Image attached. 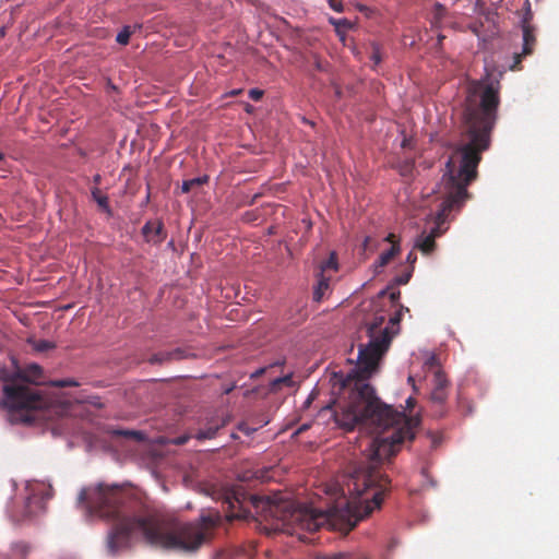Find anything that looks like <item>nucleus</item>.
<instances>
[{
  "label": "nucleus",
  "mask_w": 559,
  "mask_h": 559,
  "mask_svg": "<svg viewBox=\"0 0 559 559\" xmlns=\"http://www.w3.org/2000/svg\"><path fill=\"white\" fill-rule=\"evenodd\" d=\"M384 316H376L366 324L367 344H359L357 364L346 376L334 373L333 391L343 395L334 411L335 423L345 430L356 426L371 427L376 437L369 441V455L350 475L347 484L348 498L336 501L332 518L340 520L346 531H352L359 521L379 509L391 490V479L379 465L390 460L405 440L415 438L417 418H408L382 403L367 380L378 371L379 361L392 341L389 326L383 328Z\"/></svg>",
  "instance_id": "1"
},
{
  "label": "nucleus",
  "mask_w": 559,
  "mask_h": 559,
  "mask_svg": "<svg viewBox=\"0 0 559 559\" xmlns=\"http://www.w3.org/2000/svg\"><path fill=\"white\" fill-rule=\"evenodd\" d=\"M79 500L91 513L115 521L107 542L111 555L127 547L132 536H142L147 544L165 550L193 554L212 540L221 522L217 511L202 513L193 521H182L174 514L164 513L128 515L121 508L124 492L118 486L100 484L85 488Z\"/></svg>",
  "instance_id": "2"
},
{
  "label": "nucleus",
  "mask_w": 559,
  "mask_h": 559,
  "mask_svg": "<svg viewBox=\"0 0 559 559\" xmlns=\"http://www.w3.org/2000/svg\"><path fill=\"white\" fill-rule=\"evenodd\" d=\"M471 91L479 94L480 99L476 103L468 97L463 111V122L469 141L457 147L445 164L442 177L444 197L436 215V226L428 235H420L414 246V249L424 254H430L435 250L436 238L443 233L441 225L445 223L450 212L460 209L469 198L467 187L477 178L481 153L490 145V133L500 104L499 83L473 82Z\"/></svg>",
  "instance_id": "3"
},
{
  "label": "nucleus",
  "mask_w": 559,
  "mask_h": 559,
  "mask_svg": "<svg viewBox=\"0 0 559 559\" xmlns=\"http://www.w3.org/2000/svg\"><path fill=\"white\" fill-rule=\"evenodd\" d=\"M13 364L15 370L11 373L3 372L1 376L7 383L3 386L2 404L12 416H19L20 420L31 423L35 419L31 413L45 408L48 402L39 391L29 389L21 382L35 385L45 384L44 370L35 362L24 368H20L16 360H13Z\"/></svg>",
  "instance_id": "4"
},
{
  "label": "nucleus",
  "mask_w": 559,
  "mask_h": 559,
  "mask_svg": "<svg viewBox=\"0 0 559 559\" xmlns=\"http://www.w3.org/2000/svg\"><path fill=\"white\" fill-rule=\"evenodd\" d=\"M225 502L231 510L229 519H249L258 515L267 521L270 518L280 519L284 523L288 520V515L278 513L286 509L276 503L270 497L251 495L246 492L241 487H236L226 492Z\"/></svg>",
  "instance_id": "5"
},
{
  "label": "nucleus",
  "mask_w": 559,
  "mask_h": 559,
  "mask_svg": "<svg viewBox=\"0 0 559 559\" xmlns=\"http://www.w3.org/2000/svg\"><path fill=\"white\" fill-rule=\"evenodd\" d=\"M525 13L522 17V32H523V48L521 53L514 55V63L511 66L512 70L519 69V64L523 57L533 52L536 45L535 27L532 25L533 12L531 10L530 0L524 2Z\"/></svg>",
  "instance_id": "6"
},
{
  "label": "nucleus",
  "mask_w": 559,
  "mask_h": 559,
  "mask_svg": "<svg viewBox=\"0 0 559 559\" xmlns=\"http://www.w3.org/2000/svg\"><path fill=\"white\" fill-rule=\"evenodd\" d=\"M29 495L26 498L25 518H33L45 512L46 503L52 497V488L44 484L29 486Z\"/></svg>",
  "instance_id": "7"
},
{
  "label": "nucleus",
  "mask_w": 559,
  "mask_h": 559,
  "mask_svg": "<svg viewBox=\"0 0 559 559\" xmlns=\"http://www.w3.org/2000/svg\"><path fill=\"white\" fill-rule=\"evenodd\" d=\"M145 240L152 245H160L166 238L164 224L160 221H148L142 227Z\"/></svg>",
  "instance_id": "8"
},
{
  "label": "nucleus",
  "mask_w": 559,
  "mask_h": 559,
  "mask_svg": "<svg viewBox=\"0 0 559 559\" xmlns=\"http://www.w3.org/2000/svg\"><path fill=\"white\" fill-rule=\"evenodd\" d=\"M289 516L292 518V521L299 523L300 528L308 532L319 530L322 524L320 516L309 512L293 511Z\"/></svg>",
  "instance_id": "9"
},
{
  "label": "nucleus",
  "mask_w": 559,
  "mask_h": 559,
  "mask_svg": "<svg viewBox=\"0 0 559 559\" xmlns=\"http://www.w3.org/2000/svg\"><path fill=\"white\" fill-rule=\"evenodd\" d=\"M227 424V420L224 418L214 417L211 418L204 428L198 430L194 435V438L198 440H206L213 439L216 437L217 431L223 428Z\"/></svg>",
  "instance_id": "10"
},
{
  "label": "nucleus",
  "mask_w": 559,
  "mask_h": 559,
  "mask_svg": "<svg viewBox=\"0 0 559 559\" xmlns=\"http://www.w3.org/2000/svg\"><path fill=\"white\" fill-rule=\"evenodd\" d=\"M385 240L391 243V248L379 255L378 265L381 267L385 266L401 250L400 241L394 234H389Z\"/></svg>",
  "instance_id": "11"
},
{
  "label": "nucleus",
  "mask_w": 559,
  "mask_h": 559,
  "mask_svg": "<svg viewBox=\"0 0 559 559\" xmlns=\"http://www.w3.org/2000/svg\"><path fill=\"white\" fill-rule=\"evenodd\" d=\"M296 385L293 372H289L283 377L275 378L270 382L269 391L271 393H277L283 388L293 389Z\"/></svg>",
  "instance_id": "12"
},
{
  "label": "nucleus",
  "mask_w": 559,
  "mask_h": 559,
  "mask_svg": "<svg viewBox=\"0 0 559 559\" xmlns=\"http://www.w3.org/2000/svg\"><path fill=\"white\" fill-rule=\"evenodd\" d=\"M182 358V352L180 349H175L171 352H163L153 355L150 358L151 364H162L164 361L173 360V359H181Z\"/></svg>",
  "instance_id": "13"
},
{
  "label": "nucleus",
  "mask_w": 559,
  "mask_h": 559,
  "mask_svg": "<svg viewBox=\"0 0 559 559\" xmlns=\"http://www.w3.org/2000/svg\"><path fill=\"white\" fill-rule=\"evenodd\" d=\"M330 277L324 274L318 273V285L313 292V299L320 301L324 293L329 289Z\"/></svg>",
  "instance_id": "14"
},
{
  "label": "nucleus",
  "mask_w": 559,
  "mask_h": 559,
  "mask_svg": "<svg viewBox=\"0 0 559 559\" xmlns=\"http://www.w3.org/2000/svg\"><path fill=\"white\" fill-rule=\"evenodd\" d=\"M91 192H92V198L97 203V205L103 211H105L106 213L110 214L111 210H110V206H109L108 197L106 194L102 193V191L99 190L98 187H94Z\"/></svg>",
  "instance_id": "15"
},
{
  "label": "nucleus",
  "mask_w": 559,
  "mask_h": 559,
  "mask_svg": "<svg viewBox=\"0 0 559 559\" xmlns=\"http://www.w3.org/2000/svg\"><path fill=\"white\" fill-rule=\"evenodd\" d=\"M338 270L337 254L332 251L329 258L320 264L319 273L324 274L328 272H336Z\"/></svg>",
  "instance_id": "16"
},
{
  "label": "nucleus",
  "mask_w": 559,
  "mask_h": 559,
  "mask_svg": "<svg viewBox=\"0 0 559 559\" xmlns=\"http://www.w3.org/2000/svg\"><path fill=\"white\" fill-rule=\"evenodd\" d=\"M329 22L335 27L336 33L342 37L347 29L353 27L352 22L347 19L331 17Z\"/></svg>",
  "instance_id": "17"
},
{
  "label": "nucleus",
  "mask_w": 559,
  "mask_h": 559,
  "mask_svg": "<svg viewBox=\"0 0 559 559\" xmlns=\"http://www.w3.org/2000/svg\"><path fill=\"white\" fill-rule=\"evenodd\" d=\"M136 28H141V25H134L133 27L131 26H124L117 35L116 37V41L120 45H128L129 44V40H130V37L131 35L133 34L134 29Z\"/></svg>",
  "instance_id": "18"
},
{
  "label": "nucleus",
  "mask_w": 559,
  "mask_h": 559,
  "mask_svg": "<svg viewBox=\"0 0 559 559\" xmlns=\"http://www.w3.org/2000/svg\"><path fill=\"white\" fill-rule=\"evenodd\" d=\"M111 436L124 437V438L133 439L136 441H142L144 439L143 433L141 431H136V430L115 429L111 431Z\"/></svg>",
  "instance_id": "19"
},
{
  "label": "nucleus",
  "mask_w": 559,
  "mask_h": 559,
  "mask_svg": "<svg viewBox=\"0 0 559 559\" xmlns=\"http://www.w3.org/2000/svg\"><path fill=\"white\" fill-rule=\"evenodd\" d=\"M448 385L449 381L444 372L440 368H437L433 372V389L447 390Z\"/></svg>",
  "instance_id": "20"
},
{
  "label": "nucleus",
  "mask_w": 559,
  "mask_h": 559,
  "mask_svg": "<svg viewBox=\"0 0 559 559\" xmlns=\"http://www.w3.org/2000/svg\"><path fill=\"white\" fill-rule=\"evenodd\" d=\"M207 181V177L204 176V177H198V178H193V179H190V180H185L182 182V186H181V191L183 193H188L190 192L194 187H199V186H202L203 183H205Z\"/></svg>",
  "instance_id": "21"
},
{
  "label": "nucleus",
  "mask_w": 559,
  "mask_h": 559,
  "mask_svg": "<svg viewBox=\"0 0 559 559\" xmlns=\"http://www.w3.org/2000/svg\"><path fill=\"white\" fill-rule=\"evenodd\" d=\"M28 343L33 346V349L39 353L50 350L55 348V343L46 340H28Z\"/></svg>",
  "instance_id": "22"
},
{
  "label": "nucleus",
  "mask_w": 559,
  "mask_h": 559,
  "mask_svg": "<svg viewBox=\"0 0 559 559\" xmlns=\"http://www.w3.org/2000/svg\"><path fill=\"white\" fill-rule=\"evenodd\" d=\"M369 58L373 62L374 67L381 63L383 59L382 48L378 43H371V51Z\"/></svg>",
  "instance_id": "23"
},
{
  "label": "nucleus",
  "mask_w": 559,
  "mask_h": 559,
  "mask_svg": "<svg viewBox=\"0 0 559 559\" xmlns=\"http://www.w3.org/2000/svg\"><path fill=\"white\" fill-rule=\"evenodd\" d=\"M379 296H388L391 302L395 305L401 297V292L393 287L392 285H390L386 287V289L380 292Z\"/></svg>",
  "instance_id": "24"
},
{
  "label": "nucleus",
  "mask_w": 559,
  "mask_h": 559,
  "mask_svg": "<svg viewBox=\"0 0 559 559\" xmlns=\"http://www.w3.org/2000/svg\"><path fill=\"white\" fill-rule=\"evenodd\" d=\"M432 12H433V19L437 22L442 21L445 17L447 13H448L447 8L442 3H440V2H436L433 4V11Z\"/></svg>",
  "instance_id": "25"
},
{
  "label": "nucleus",
  "mask_w": 559,
  "mask_h": 559,
  "mask_svg": "<svg viewBox=\"0 0 559 559\" xmlns=\"http://www.w3.org/2000/svg\"><path fill=\"white\" fill-rule=\"evenodd\" d=\"M448 397V391L443 389H433L431 392V400L437 403L445 402Z\"/></svg>",
  "instance_id": "26"
},
{
  "label": "nucleus",
  "mask_w": 559,
  "mask_h": 559,
  "mask_svg": "<svg viewBox=\"0 0 559 559\" xmlns=\"http://www.w3.org/2000/svg\"><path fill=\"white\" fill-rule=\"evenodd\" d=\"M412 275H413V267H408L407 271H405L404 273L397 275L394 278V284L395 285H405V284H407L409 282Z\"/></svg>",
  "instance_id": "27"
},
{
  "label": "nucleus",
  "mask_w": 559,
  "mask_h": 559,
  "mask_svg": "<svg viewBox=\"0 0 559 559\" xmlns=\"http://www.w3.org/2000/svg\"><path fill=\"white\" fill-rule=\"evenodd\" d=\"M285 364V359H281V360H277L273 364H271L270 366L267 367H263V368H260L258 369L257 371H254L252 374H251V378H258L260 376H262L263 373H265V371L270 368H274V367H281Z\"/></svg>",
  "instance_id": "28"
},
{
  "label": "nucleus",
  "mask_w": 559,
  "mask_h": 559,
  "mask_svg": "<svg viewBox=\"0 0 559 559\" xmlns=\"http://www.w3.org/2000/svg\"><path fill=\"white\" fill-rule=\"evenodd\" d=\"M51 386L55 388H67V386H75L78 383L74 380L66 379V380H56L50 382Z\"/></svg>",
  "instance_id": "29"
},
{
  "label": "nucleus",
  "mask_w": 559,
  "mask_h": 559,
  "mask_svg": "<svg viewBox=\"0 0 559 559\" xmlns=\"http://www.w3.org/2000/svg\"><path fill=\"white\" fill-rule=\"evenodd\" d=\"M349 557L348 552H336L330 555H318L316 559H346Z\"/></svg>",
  "instance_id": "30"
},
{
  "label": "nucleus",
  "mask_w": 559,
  "mask_h": 559,
  "mask_svg": "<svg viewBox=\"0 0 559 559\" xmlns=\"http://www.w3.org/2000/svg\"><path fill=\"white\" fill-rule=\"evenodd\" d=\"M403 311H408V308H405V307H403V306L401 305V306H400V310H399V311H396V313H395L393 317H391V318H390V323H391L392 325H395V324H399V323H400V321H401V317H402V312H403Z\"/></svg>",
  "instance_id": "31"
},
{
  "label": "nucleus",
  "mask_w": 559,
  "mask_h": 559,
  "mask_svg": "<svg viewBox=\"0 0 559 559\" xmlns=\"http://www.w3.org/2000/svg\"><path fill=\"white\" fill-rule=\"evenodd\" d=\"M329 2V5L332 10H334L335 12H343L344 11V5H343V2L342 0H328Z\"/></svg>",
  "instance_id": "32"
},
{
  "label": "nucleus",
  "mask_w": 559,
  "mask_h": 559,
  "mask_svg": "<svg viewBox=\"0 0 559 559\" xmlns=\"http://www.w3.org/2000/svg\"><path fill=\"white\" fill-rule=\"evenodd\" d=\"M249 97L254 102H259L263 97V91L259 88H251L249 91Z\"/></svg>",
  "instance_id": "33"
},
{
  "label": "nucleus",
  "mask_w": 559,
  "mask_h": 559,
  "mask_svg": "<svg viewBox=\"0 0 559 559\" xmlns=\"http://www.w3.org/2000/svg\"><path fill=\"white\" fill-rule=\"evenodd\" d=\"M238 430H240L241 432L246 433L247 436H250V435H252L257 430V428H252V427H250L246 423H240L238 425Z\"/></svg>",
  "instance_id": "34"
},
{
  "label": "nucleus",
  "mask_w": 559,
  "mask_h": 559,
  "mask_svg": "<svg viewBox=\"0 0 559 559\" xmlns=\"http://www.w3.org/2000/svg\"><path fill=\"white\" fill-rule=\"evenodd\" d=\"M417 261V254L414 251H411L406 257V263L409 264V267L414 269V264Z\"/></svg>",
  "instance_id": "35"
},
{
  "label": "nucleus",
  "mask_w": 559,
  "mask_h": 559,
  "mask_svg": "<svg viewBox=\"0 0 559 559\" xmlns=\"http://www.w3.org/2000/svg\"><path fill=\"white\" fill-rule=\"evenodd\" d=\"M426 366H427L429 369L437 368V367H438V360H437V357H436V356H431V357L426 361Z\"/></svg>",
  "instance_id": "36"
},
{
  "label": "nucleus",
  "mask_w": 559,
  "mask_h": 559,
  "mask_svg": "<svg viewBox=\"0 0 559 559\" xmlns=\"http://www.w3.org/2000/svg\"><path fill=\"white\" fill-rule=\"evenodd\" d=\"M346 559H368L364 554H349V557Z\"/></svg>",
  "instance_id": "37"
},
{
  "label": "nucleus",
  "mask_w": 559,
  "mask_h": 559,
  "mask_svg": "<svg viewBox=\"0 0 559 559\" xmlns=\"http://www.w3.org/2000/svg\"><path fill=\"white\" fill-rule=\"evenodd\" d=\"M415 404H416V401H415V399H414V397H412V396H411V397H408V399L406 400V407H407L409 411L415 406Z\"/></svg>",
  "instance_id": "38"
},
{
  "label": "nucleus",
  "mask_w": 559,
  "mask_h": 559,
  "mask_svg": "<svg viewBox=\"0 0 559 559\" xmlns=\"http://www.w3.org/2000/svg\"><path fill=\"white\" fill-rule=\"evenodd\" d=\"M102 181V176L99 174H96L94 177H93V182L95 183V187H97Z\"/></svg>",
  "instance_id": "39"
},
{
  "label": "nucleus",
  "mask_w": 559,
  "mask_h": 559,
  "mask_svg": "<svg viewBox=\"0 0 559 559\" xmlns=\"http://www.w3.org/2000/svg\"><path fill=\"white\" fill-rule=\"evenodd\" d=\"M186 441H187V437H180V438H178L176 440V443L177 444H183V443H186Z\"/></svg>",
  "instance_id": "40"
},
{
  "label": "nucleus",
  "mask_w": 559,
  "mask_h": 559,
  "mask_svg": "<svg viewBox=\"0 0 559 559\" xmlns=\"http://www.w3.org/2000/svg\"><path fill=\"white\" fill-rule=\"evenodd\" d=\"M235 389V385H230L224 389V394H229Z\"/></svg>",
  "instance_id": "41"
},
{
  "label": "nucleus",
  "mask_w": 559,
  "mask_h": 559,
  "mask_svg": "<svg viewBox=\"0 0 559 559\" xmlns=\"http://www.w3.org/2000/svg\"><path fill=\"white\" fill-rule=\"evenodd\" d=\"M408 382H414V378L412 376L408 377Z\"/></svg>",
  "instance_id": "42"
},
{
  "label": "nucleus",
  "mask_w": 559,
  "mask_h": 559,
  "mask_svg": "<svg viewBox=\"0 0 559 559\" xmlns=\"http://www.w3.org/2000/svg\"><path fill=\"white\" fill-rule=\"evenodd\" d=\"M4 158V154L2 152H0V160H2Z\"/></svg>",
  "instance_id": "43"
},
{
  "label": "nucleus",
  "mask_w": 559,
  "mask_h": 559,
  "mask_svg": "<svg viewBox=\"0 0 559 559\" xmlns=\"http://www.w3.org/2000/svg\"><path fill=\"white\" fill-rule=\"evenodd\" d=\"M311 403V397H309L306 402V405L308 406Z\"/></svg>",
  "instance_id": "44"
},
{
  "label": "nucleus",
  "mask_w": 559,
  "mask_h": 559,
  "mask_svg": "<svg viewBox=\"0 0 559 559\" xmlns=\"http://www.w3.org/2000/svg\"><path fill=\"white\" fill-rule=\"evenodd\" d=\"M311 403V397H309L306 402V405L308 406Z\"/></svg>",
  "instance_id": "45"
}]
</instances>
